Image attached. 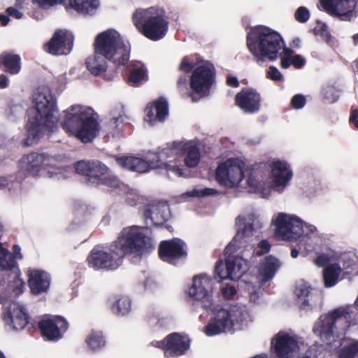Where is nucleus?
Here are the masks:
<instances>
[{
	"instance_id": "nucleus-1",
	"label": "nucleus",
	"mask_w": 358,
	"mask_h": 358,
	"mask_svg": "<svg viewBox=\"0 0 358 358\" xmlns=\"http://www.w3.org/2000/svg\"><path fill=\"white\" fill-rule=\"evenodd\" d=\"M155 248L152 240L137 226L124 228L108 248L94 247L87 258L88 266L96 271H115L126 256L141 258Z\"/></svg>"
},
{
	"instance_id": "nucleus-2",
	"label": "nucleus",
	"mask_w": 358,
	"mask_h": 358,
	"mask_svg": "<svg viewBox=\"0 0 358 358\" xmlns=\"http://www.w3.org/2000/svg\"><path fill=\"white\" fill-rule=\"evenodd\" d=\"M33 107L28 110L27 146L36 143L46 131H52L58 122L56 99L48 87H39L32 95Z\"/></svg>"
},
{
	"instance_id": "nucleus-3",
	"label": "nucleus",
	"mask_w": 358,
	"mask_h": 358,
	"mask_svg": "<svg viewBox=\"0 0 358 358\" xmlns=\"http://www.w3.org/2000/svg\"><path fill=\"white\" fill-rule=\"evenodd\" d=\"M247 45L255 60L259 64L277 59L281 57L282 51L285 48L281 36L263 26L250 30L247 37Z\"/></svg>"
},
{
	"instance_id": "nucleus-4",
	"label": "nucleus",
	"mask_w": 358,
	"mask_h": 358,
	"mask_svg": "<svg viewBox=\"0 0 358 358\" xmlns=\"http://www.w3.org/2000/svg\"><path fill=\"white\" fill-rule=\"evenodd\" d=\"M62 126L69 134L83 143L92 141L99 131L96 114L88 106L75 104L64 111Z\"/></svg>"
},
{
	"instance_id": "nucleus-5",
	"label": "nucleus",
	"mask_w": 358,
	"mask_h": 358,
	"mask_svg": "<svg viewBox=\"0 0 358 358\" xmlns=\"http://www.w3.org/2000/svg\"><path fill=\"white\" fill-rule=\"evenodd\" d=\"M94 47L96 52L116 65L124 64L129 59L130 48L115 29H108L98 34Z\"/></svg>"
},
{
	"instance_id": "nucleus-6",
	"label": "nucleus",
	"mask_w": 358,
	"mask_h": 358,
	"mask_svg": "<svg viewBox=\"0 0 358 358\" xmlns=\"http://www.w3.org/2000/svg\"><path fill=\"white\" fill-rule=\"evenodd\" d=\"M132 20L139 31L152 41L162 38L168 29L162 12L155 8L136 10Z\"/></svg>"
},
{
	"instance_id": "nucleus-7",
	"label": "nucleus",
	"mask_w": 358,
	"mask_h": 358,
	"mask_svg": "<svg viewBox=\"0 0 358 358\" xmlns=\"http://www.w3.org/2000/svg\"><path fill=\"white\" fill-rule=\"evenodd\" d=\"M243 315L241 308L231 306L222 308L215 312L208 324L203 327V333L214 336L222 333L234 332V327L242 322Z\"/></svg>"
},
{
	"instance_id": "nucleus-8",
	"label": "nucleus",
	"mask_w": 358,
	"mask_h": 358,
	"mask_svg": "<svg viewBox=\"0 0 358 358\" xmlns=\"http://www.w3.org/2000/svg\"><path fill=\"white\" fill-rule=\"evenodd\" d=\"M188 295L194 310L201 308L206 311H215L213 299V280L206 274L194 277L189 288Z\"/></svg>"
},
{
	"instance_id": "nucleus-9",
	"label": "nucleus",
	"mask_w": 358,
	"mask_h": 358,
	"mask_svg": "<svg viewBox=\"0 0 358 358\" xmlns=\"http://www.w3.org/2000/svg\"><path fill=\"white\" fill-rule=\"evenodd\" d=\"M219 185L225 190L234 189L239 192L241 185H246L244 188L248 193L259 195L262 198L268 197L272 191L281 193L288 185L289 180H217Z\"/></svg>"
},
{
	"instance_id": "nucleus-10",
	"label": "nucleus",
	"mask_w": 358,
	"mask_h": 358,
	"mask_svg": "<svg viewBox=\"0 0 358 358\" xmlns=\"http://www.w3.org/2000/svg\"><path fill=\"white\" fill-rule=\"evenodd\" d=\"M164 159V157H162L161 152L159 154H153L152 156L149 157V162L134 157L116 158L118 164L122 168L131 171L145 173L151 169H159L164 166L169 173H173L175 176H183L181 169L164 162L163 161Z\"/></svg>"
},
{
	"instance_id": "nucleus-11",
	"label": "nucleus",
	"mask_w": 358,
	"mask_h": 358,
	"mask_svg": "<svg viewBox=\"0 0 358 358\" xmlns=\"http://www.w3.org/2000/svg\"><path fill=\"white\" fill-rule=\"evenodd\" d=\"M213 81L214 67L211 64L205 63L196 68L190 80L192 100L196 101L207 96Z\"/></svg>"
},
{
	"instance_id": "nucleus-12",
	"label": "nucleus",
	"mask_w": 358,
	"mask_h": 358,
	"mask_svg": "<svg viewBox=\"0 0 358 358\" xmlns=\"http://www.w3.org/2000/svg\"><path fill=\"white\" fill-rule=\"evenodd\" d=\"M303 227L299 217L280 213L275 220V235L283 241H296L304 234Z\"/></svg>"
},
{
	"instance_id": "nucleus-13",
	"label": "nucleus",
	"mask_w": 358,
	"mask_h": 358,
	"mask_svg": "<svg viewBox=\"0 0 358 358\" xmlns=\"http://www.w3.org/2000/svg\"><path fill=\"white\" fill-rule=\"evenodd\" d=\"M186 154L185 163L189 167H195L200 161L199 148L193 142H174L161 151L162 157L168 158L173 155Z\"/></svg>"
},
{
	"instance_id": "nucleus-14",
	"label": "nucleus",
	"mask_w": 358,
	"mask_h": 358,
	"mask_svg": "<svg viewBox=\"0 0 358 358\" xmlns=\"http://www.w3.org/2000/svg\"><path fill=\"white\" fill-rule=\"evenodd\" d=\"M324 11L341 20H350L357 15L356 0H319Z\"/></svg>"
},
{
	"instance_id": "nucleus-15",
	"label": "nucleus",
	"mask_w": 358,
	"mask_h": 358,
	"mask_svg": "<svg viewBox=\"0 0 358 358\" xmlns=\"http://www.w3.org/2000/svg\"><path fill=\"white\" fill-rule=\"evenodd\" d=\"M158 255L163 262L176 264L178 260L187 256L185 243L178 238L162 241L159 245Z\"/></svg>"
},
{
	"instance_id": "nucleus-16",
	"label": "nucleus",
	"mask_w": 358,
	"mask_h": 358,
	"mask_svg": "<svg viewBox=\"0 0 358 358\" xmlns=\"http://www.w3.org/2000/svg\"><path fill=\"white\" fill-rule=\"evenodd\" d=\"M42 337L45 341H56L62 338V335L69 329L68 322L62 316L41 320L38 323Z\"/></svg>"
},
{
	"instance_id": "nucleus-17",
	"label": "nucleus",
	"mask_w": 358,
	"mask_h": 358,
	"mask_svg": "<svg viewBox=\"0 0 358 358\" xmlns=\"http://www.w3.org/2000/svg\"><path fill=\"white\" fill-rule=\"evenodd\" d=\"M27 285L30 293L38 296L48 293L51 283L50 273L42 269L29 268L27 271Z\"/></svg>"
},
{
	"instance_id": "nucleus-18",
	"label": "nucleus",
	"mask_w": 358,
	"mask_h": 358,
	"mask_svg": "<svg viewBox=\"0 0 358 358\" xmlns=\"http://www.w3.org/2000/svg\"><path fill=\"white\" fill-rule=\"evenodd\" d=\"M166 341L165 358L179 357L185 355L190 348V338L178 332L168 334Z\"/></svg>"
},
{
	"instance_id": "nucleus-19",
	"label": "nucleus",
	"mask_w": 358,
	"mask_h": 358,
	"mask_svg": "<svg viewBox=\"0 0 358 358\" xmlns=\"http://www.w3.org/2000/svg\"><path fill=\"white\" fill-rule=\"evenodd\" d=\"M345 313V310L337 308L328 314L321 315L319 322L313 328V332L322 340L329 341L333 336L336 320Z\"/></svg>"
},
{
	"instance_id": "nucleus-20",
	"label": "nucleus",
	"mask_w": 358,
	"mask_h": 358,
	"mask_svg": "<svg viewBox=\"0 0 358 358\" xmlns=\"http://www.w3.org/2000/svg\"><path fill=\"white\" fill-rule=\"evenodd\" d=\"M73 41L71 33L62 30L56 31L45 45V50L54 55H68L72 49Z\"/></svg>"
},
{
	"instance_id": "nucleus-21",
	"label": "nucleus",
	"mask_w": 358,
	"mask_h": 358,
	"mask_svg": "<svg viewBox=\"0 0 358 358\" xmlns=\"http://www.w3.org/2000/svg\"><path fill=\"white\" fill-rule=\"evenodd\" d=\"M101 183L112 187L111 192L117 194H125V202L130 206H135L138 204H145L148 199L144 196L139 194L136 190L130 188L127 185L121 180H99Z\"/></svg>"
},
{
	"instance_id": "nucleus-22",
	"label": "nucleus",
	"mask_w": 358,
	"mask_h": 358,
	"mask_svg": "<svg viewBox=\"0 0 358 358\" xmlns=\"http://www.w3.org/2000/svg\"><path fill=\"white\" fill-rule=\"evenodd\" d=\"M271 343L278 358H293L299 350L298 342L288 334L278 333Z\"/></svg>"
},
{
	"instance_id": "nucleus-23",
	"label": "nucleus",
	"mask_w": 358,
	"mask_h": 358,
	"mask_svg": "<svg viewBox=\"0 0 358 358\" xmlns=\"http://www.w3.org/2000/svg\"><path fill=\"white\" fill-rule=\"evenodd\" d=\"M260 96L255 90L244 89L236 96V104L246 113H254L259 108Z\"/></svg>"
},
{
	"instance_id": "nucleus-24",
	"label": "nucleus",
	"mask_w": 358,
	"mask_h": 358,
	"mask_svg": "<svg viewBox=\"0 0 358 358\" xmlns=\"http://www.w3.org/2000/svg\"><path fill=\"white\" fill-rule=\"evenodd\" d=\"M243 166L235 159H229L220 164L216 169V179H243Z\"/></svg>"
},
{
	"instance_id": "nucleus-25",
	"label": "nucleus",
	"mask_w": 358,
	"mask_h": 358,
	"mask_svg": "<svg viewBox=\"0 0 358 358\" xmlns=\"http://www.w3.org/2000/svg\"><path fill=\"white\" fill-rule=\"evenodd\" d=\"M45 160L46 157L43 154L32 152L24 155L19 162L20 170L28 173L29 176H35Z\"/></svg>"
},
{
	"instance_id": "nucleus-26",
	"label": "nucleus",
	"mask_w": 358,
	"mask_h": 358,
	"mask_svg": "<svg viewBox=\"0 0 358 358\" xmlns=\"http://www.w3.org/2000/svg\"><path fill=\"white\" fill-rule=\"evenodd\" d=\"M168 115V104L166 101L162 98L157 100L153 106L146 108L145 121L153 124L156 121H163Z\"/></svg>"
},
{
	"instance_id": "nucleus-27",
	"label": "nucleus",
	"mask_w": 358,
	"mask_h": 358,
	"mask_svg": "<svg viewBox=\"0 0 358 358\" xmlns=\"http://www.w3.org/2000/svg\"><path fill=\"white\" fill-rule=\"evenodd\" d=\"M280 267L278 259L273 255H268L259 264V273L264 282L271 280Z\"/></svg>"
},
{
	"instance_id": "nucleus-28",
	"label": "nucleus",
	"mask_w": 358,
	"mask_h": 358,
	"mask_svg": "<svg viewBox=\"0 0 358 358\" xmlns=\"http://www.w3.org/2000/svg\"><path fill=\"white\" fill-rule=\"evenodd\" d=\"M20 275L19 268L7 271V273L4 274V276H8L6 281H8V290L16 296L22 294L24 289L25 282Z\"/></svg>"
},
{
	"instance_id": "nucleus-29",
	"label": "nucleus",
	"mask_w": 358,
	"mask_h": 358,
	"mask_svg": "<svg viewBox=\"0 0 358 358\" xmlns=\"http://www.w3.org/2000/svg\"><path fill=\"white\" fill-rule=\"evenodd\" d=\"M312 287L303 281L296 285L294 294L296 297V301L300 309L306 310L310 307V297Z\"/></svg>"
},
{
	"instance_id": "nucleus-30",
	"label": "nucleus",
	"mask_w": 358,
	"mask_h": 358,
	"mask_svg": "<svg viewBox=\"0 0 358 358\" xmlns=\"http://www.w3.org/2000/svg\"><path fill=\"white\" fill-rule=\"evenodd\" d=\"M242 262L243 259L238 256L229 255L225 259V267L227 275H229V279L235 280L239 278L244 273L242 271Z\"/></svg>"
},
{
	"instance_id": "nucleus-31",
	"label": "nucleus",
	"mask_w": 358,
	"mask_h": 358,
	"mask_svg": "<svg viewBox=\"0 0 358 358\" xmlns=\"http://www.w3.org/2000/svg\"><path fill=\"white\" fill-rule=\"evenodd\" d=\"M69 5L79 14L92 15L99 5V0H69Z\"/></svg>"
},
{
	"instance_id": "nucleus-32",
	"label": "nucleus",
	"mask_w": 358,
	"mask_h": 358,
	"mask_svg": "<svg viewBox=\"0 0 358 358\" xmlns=\"http://www.w3.org/2000/svg\"><path fill=\"white\" fill-rule=\"evenodd\" d=\"M106 58L100 53L94 52V54L87 57L86 65L90 73L94 76H98L107 69V62Z\"/></svg>"
},
{
	"instance_id": "nucleus-33",
	"label": "nucleus",
	"mask_w": 358,
	"mask_h": 358,
	"mask_svg": "<svg viewBox=\"0 0 358 358\" xmlns=\"http://www.w3.org/2000/svg\"><path fill=\"white\" fill-rule=\"evenodd\" d=\"M225 191H220L215 188L205 187L201 185L195 186L192 190L187 191L180 195V198L186 200L190 197L203 198L218 195L220 194H226Z\"/></svg>"
},
{
	"instance_id": "nucleus-34",
	"label": "nucleus",
	"mask_w": 358,
	"mask_h": 358,
	"mask_svg": "<svg viewBox=\"0 0 358 358\" xmlns=\"http://www.w3.org/2000/svg\"><path fill=\"white\" fill-rule=\"evenodd\" d=\"M4 66L10 74H17L21 69L20 57L17 55L4 52L0 56V67Z\"/></svg>"
},
{
	"instance_id": "nucleus-35",
	"label": "nucleus",
	"mask_w": 358,
	"mask_h": 358,
	"mask_svg": "<svg viewBox=\"0 0 358 358\" xmlns=\"http://www.w3.org/2000/svg\"><path fill=\"white\" fill-rule=\"evenodd\" d=\"M270 167L273 179H291L293 176L292 170L286 162L273 161Z\"/></svg>"
},
{
	"instance_id": "nucleus-36",
	"label": "nucleus",
	"mask_w": 358,
	"mask_h": 358,
	"mask_svg": "<svg viewBox=\"0 0 358 358\" xmlns=\"http://www.w3.org/2000/svg\"><path fill=\"white\" fill-rule=\"evenodd\" d=\"M342 272V268L337 263L330 264L324 268L323 280L326 287L334 286L338 280V277Z\"/></svg>"
},
{
	"instance_id": "nucleus-37",
	"label": "nucleus",
	"mask_w": 358,
	"mask_h": 358,
	"mask_svg": "<svg viewBox=\"0 0 358 358\" xmlns=\"http://www.w3.org/2000/svg\"><path fill=\"white\" fill-rule=\"evenodd\" d=\"M85 343L92 352L100 351L106 345V338L101 331L92 330L86 337Z\"/></svg>"
},
{
	"instance_id": "nucleus-38",
	"label": "nucleus",
	"mask_w": 358,
	"mask_h": 358,
	"mask_svg": "<svg viewBox=\"0 0 358 358\" xmlns=\"http://www.w3.org/2000/svg\"><path fill=\"white\" fill-rule=\"evenodd\" d=\"M282 53L280 66L283 69L289 68L291 64H293L296 68H301L305 64V59L301 56L295 55L292 57L293 51L290 48H284Z\"/></svg>"
},
{
	"instance_id": "nucleus-39",
	"label": "nucleus",
	"mask_w": 358,
	"mask_h": 358,
	"mask_svg": "<svg viewBox=\"0 0 358 358\" xmlns=\"http://www.w3.org/2000/svg\"><path fill=\"white\" fill-rule=\"evenodd\" d=\"M148 80L147 71L145 66L141 62L134 64L133 70L129 77V83L131 85H138Z\"/></svg>"
},
{
	"instance_id": "nucleus-40",
	"label": "nucleus",
	"mask_w": 358,
	"mask_h": 358,
	"mask_svg": "<svg viewBox=\"0 0 358 358\" xmlns=\"http://www.w3.org/2000/svg\"><path fill=\"white\" fill-rule=\"evenodd\" d=\"M10 315L12 327L15 330H22L29 322V315L22 308L15 310Z\"/></svg>"
},
{
	"instance_id": "nucleus-41",
	"label": "nucleus",
	"mask_w": 358,
	"mask_h": 358,
	"mask_svg": "<svg viewBox=\"0 0 358 358\" xmlns=\"http://www.w3.org/2000/svg\"><path fill=\"white\" fill-rule=\"evenodd\" d=\"M131 308V300L129 297L122 296L112 305V312L117 316H124L128 314Z\"/></svg>"
},
{
	"instance_id": "nucleus-42",
	"label": "nucleus",
	"mask_w": 358,
	"mask_h": 358,
	"mask_svg": "<svg viewBox=\"0 0 358 358\" xmlns=\"http://www.w3.org/2000/svg\"><path fill=\"white\" fill-rule=\"evenodd\" d=\"M236 224L240 227L237 231L236 236L241 234L243 237L250 236L254 231V225L252 223L245 224V217L238 215L236 219Z\"/></svg>"
},
{
	"instance_id": "nucleus-43",
	"label": "nucleus",
	"mask_w": 358,
	"mask_h": 358,
	"mask_svg": "<svg viewBox=\"0 0 358 358\" xmlns=\"http://www.w3.org/2000/svg\"><path fill=\"white\" fill-rule=\"evenodd\" d=\"M93 161L81 160L75 164V169L78 173L92 177Z\"/></svg>"
},
{
	"instance_id": "nucleus-44",
	"label": "nucleus",
	"mask_w": 358,
	"mask_h": 358,
	"mask_svg": "<svg viewBox=\"0 0 358 358\" xmlns=\"http://www.w3.org/2000/svg\"><path fill=\"white\" fill-rule=\"evenodd\" d=\"M110 172V170L105 164H103L99 161H93L92 172V178H99L104 176H110V175L109 174Z\"/></svg>"
},
{
	"instance_id": "nucleus-45",
	"label": "nucleus",
	"mask_w": 358,
	"mask_h": 358,
	"mask_svg": "<svg viewBox=\"0 0 358 358\" xmlns=\"http://www.w3.org/2000/svg\"><path fill=\"white\" fill-rule=\"evenodd\" d=\"M157 208H156L154 211H152L150 208H146L144 210V217L146 219H150L155 223V224L160 225L163 224V222H165L166 219L164 216H162L161 219H158L159 212H157Z\"/></svg>"
},
{
	"instance_id": "nucleus-46",
	"label": "nucleus",
	"mask_w": 358,
	"mask_h": 358,
	"mask_svg": "<svg viewBox=\"0 0 358 358\" xmlns=\"http://www.w3.org/2000/svg\"><path fill=\"white\" fill-rule=\"evenodd\" d=\"M324 97L329 102H334L338 97V91L333 87L328 85L322 90Z\"/></svg>"
},
{
	"instance_id": "nucleus-47",
	"label": "nucleus",
	"mask_w": 358,
	"mask_h": 358,
	"mask_svg": "<svg viewBox=\"0 0 358 358\" xmlns=\"http://www.w3.org/2000/svg\"><path fill=\"white\" fill-rule=\"evenodd\" d=\"M226 272L225 264H224L222 261H218L216 263L215 268V277L219 278L220 281H222L225 279H229V275H227Z\"/></svg>"
},
{
	"instance_id": "nucleus-48",
	"label": "nucleus",
	"mask_w": 358,
	"mask_h": 358,
	"mask_svg": "<svg viewBox=\"0 0 358 358\" xmlns=\"http://www.w3.org/2000/svg\"><path fill=\"white\" fill-rule=\"evenodd\" d=\"M295 19L301 22H306L310 18V12L308 9L304 6L299 7L295 12Z\"/></svg>"
},
{
	"instance_id": "nucleus-49",
	"label": "nucleus",
	"mask_w": 358,
	"mask_h": 358,
	"mask_svg": "<svg viewBox=\"0 0 358 358\" xmlns=\"http://www.w3.org/2000/svg\"><path fill=\"white\" fill-rule=\"evenodd\" d=\"M271 250V244L268 241L264 239L262 240L257 245V249L255 253L257 256H262L268 253Z\"/></svg>"
},
{
	"instance_id": "nucleus-50",
	"label": "nucleus",
	"mask_w": 358,
	"mask_h": 358,
	"mask_svg": "<svg viewBox=\"0 0 358 358\" xmlns=\"http://www.w3.org/2000/svg\"><path fill=\"white\" fill-rule=\"evenodd\" d=\"M306 103V98L304 95L298 94L294 95L291 99V106L294 109H301Z\"/></svg>"
},
{
	"instance_id": "nucleus-51",
	"label": "nucleus",
	"mask_w": 358,
	"mask_h": 358,
	"mask_svg": "<svg viewBox=\"0 0 358 358\" xmlns=\"http://www.w3.org/2000/svg\"><path fill=\"white\" fill-rule=\"evenodd\" d=\"M33 1L42 8H48L50 6L62 3L64 0H33Z\"/></svg>"
},
{
	"instance_id": "nucleus-52",
	"label": "nucleus",
	"mask_w": 358,
	"mask_h": 358,
	"mask_svg": "<svg viewBox=\"0 0 358 358\" xmlns=\"http://www.w3.org/2000/svg\"><path fill=\"white\" fill-rule=\"evenodd\" d=\"M237 291L234 286L227 285L222 289V294L227 299H231L236 294Z\"/></svg>"
},
{
	"instance_id": "nucleus-53",
	"label": "nucleus",
	"mask_w": 358,
	"mask_h": 358,
	"mask_svg": "<svg viewBox=\"0 0 358 358\" xmlns=\"http://www.w3.org/2000/svg\"><path fill=\"white\" fill-rule=\"evenodd\" d=\"M330 262V257L329 255L325 253H322L319 255L317 258L315 259V264L319 267H326L329 265V262Z\"/></svg>"
},
{
	"instance_id": "nucleus-54",
	"label": "nucleus",
	"mask_w": 358,
	"mask_h": 358,
	"mask_svg": "<svg viewBox=\"0 0 358 358\" xmlns=\"http://www.w3.org/2000/svg\"><path fill=\"white\" fill-rule=\"evenodd\" d=\"M267 74L270 79L275 81L281 80L283 78L282 73L275 66H273L268 68Z\"/></svg>"
},
{
	"instance_id": "nucleus-55",
	"label": "nucleus",
	"mask_w": 358,
	"mask_h": 358,
	"mask_svg": "<svg viewBox=\"0 0 358 358\" xmlns=\"http://www.w3.org/2000/svg\"><path fill=\"white\" fill-rule=\"evenodd\" d=\"M6 13L9 16L16 19H20L22 17V13L13 7H9L6 10Z\"/></svg>"
},
{
	"instance_id": "nucleus-56",
	"label": "nucleus",
	"mask_w": 358,
	"mask_h": 358,
	"mask_svg": "<svg viewBox=\"0 0 358 358\" xmlns=\"http://www.w3.org/2000/svg\"><path fill=\"white\" fill-rule=\"evenodd\" d=\"M192 68V64L187 60V58H184L179 66L180 71L188 72Z\"/></svg>"
},
{
	"instance_id": "nucleus-57",
	"label": "nucleus",
	"mask_w": 358,
	"mask_h": 358,
	"mask_svg": "<svg viewBox=\"0 0 358 358\" xmlns=\"http://www.w3.org/2000/svg\"><path fill=\"white\" fill-rule=\"evenodd\" d=\"M151 344L152 346L159 348L162 350H163L164 355L165 356L166 345V337L162 341H152L151 343Z\"/></svg>"
},
{
	"instance_id": "nucleus-58",
	"label": "nucleus",
	"mask_w": 358,
	"mask_h": 358,
	"mask_svg": "<svg viewBox=\"0 0 358 358\" xmlns=\"http://www.w3.org/2000/svg\"><path fill=\"white\" fill-rule=\"evenodd\" d=\"M350 122L354 124V125L358 129V110H354L350 117Z\"/></svg>"
},
{
	"instance_id": "nucleus-59",
	"label": "nucleus",
	"mask_w": 358,
	"mask_h": 358,
	"mask_svg": "<svg viewBox=\"0 0 358 358\" xmlns=\"http://www.w3.org/2000/svg\"><path fill=\"white\" fill-rule=\"evenodd\" d=\"M227 84L230 86L236 87L238 86L239 83L236 77L229 76L227 78Z\"/></svg>"
},
{
	"instance_id": "nucleus-60",
	"label": "nucleus",
	"mask_w": 358,
	"mask_h": 358,
	"mask_svg": "<svg viewBox=\"0 0 358 358\" xmlns=\"http://www.w3.org/2000/svg\"><path fill=\"white\" fill-rule=\"evenodd\" d=\"M8 78L6 75L0 76V88H6L8 86Z\"/></svg>"
},
{
	"instance_id": "nucleus-61",
	"label": "nucleus",
	"mask_w": 358,
	"mask_h": 358,
	"mask_svg": "<svg viewBox=\"0 0 358 358\" xmlns=\"http://www.w3.org/2000/svg\"><path fill=\"white\" fill-rule=\"evenodd\" d=\"M9 22V18L3 15H0V23L2 26H6Z\"/></svg>"
},
{
	"instance_id": "nucleus-62",
	"label": "nucleus",
	"mask_w": 358,
	"mask_h": 358,
	"mask_svg": "<svg viewBox=\"0 0 358 358\" xmlns=\"http://www.w3.org/2000/svg\"><path fill=\"white\" fill-rule=\"evenodd\" d=\"M9 180H0V189H2L9 185Z\"/></svg>"
},
{
	"instance_id": "nucleus-63",
	"label": "nucleus",
	"mask_w": 358,
	"mask_h": 358,
	"mask_svg": "<svg viewBox=\"0 0 358 358\" xmlns=\"http://www.w3.org/2000/svg\"><path fill=\"white\" fill-rule=\"evenodd\" d=\"M299 255V251L296 248H292L291 250V256L293 258H296Z\"/></svg>"
},
{
	"instance_id": "nucleus-64",
	"label": "nucleus",
	"mask_w": 358,
	"mask_h": 358,
	"mask_svg": "<svg viewBox=\"0 0 358 358\" xmlns=\"http://www.w3.org/2000/svg\"><path fill=\"white\" fill-rule=\"evenodd\" d=\"M354 45H358V33L352 36Z\"/></svg>"
}]
</instances>
